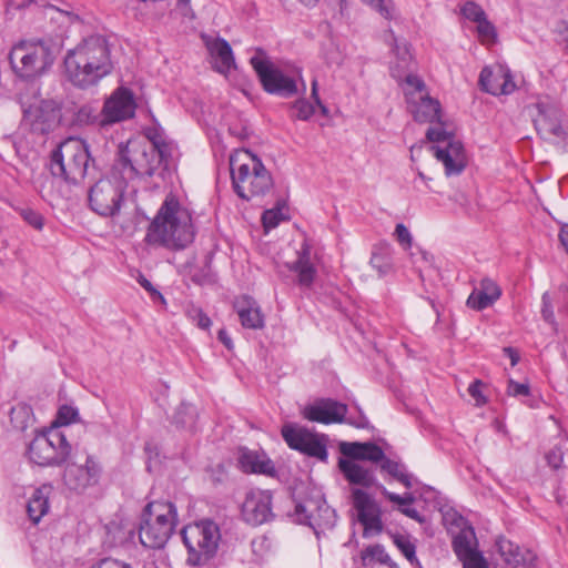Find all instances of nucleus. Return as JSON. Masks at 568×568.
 I'll return each mask as SVG.
<instances>
[{
	"label": "nucleus",
	"mask_w": 568,
	"mask_h": 568,
	"mask_svg": "<svg viewBox=\"0 0 568 568\" xmlns=\"http://www.w3.org/2000/svg\"><path fill=\"white\" fill-rule=\"evenodd\" d=\"M63 64L67 79L79 89H89L101 81L99 75H97L93 70L89 69L90 65L71 50H68L63 59Z\"/></svg>",
	"instance_id": "4be33fe9"
},
{
	"label": "nucleus",
	"mask_w": 568,
	"mask_h": 568,
	"mask_svg": "<svg viewBox=\"0 0 568 568\" xmlns=\"http://www.w3.org/2000/svg\"><path fill=\"white\" fill-rule=\"evenodd\" d=\"M79 418L78 408L70 405H62L58 409L57 419L52 427L68 426Z\"/></svg>",
	"instance_id": "a19ab883"
},
{
	"label": "nucleus",
	"mask_w": 568,
	"mask_h": 568,
	"mask_svg": "<svg viewBox=\"0 0 568 568\" xmlns=\"http://www.w3.org/2000/svg\"><path fill=\"white\" fill-rule=\"evenodd\" d=\"M478 83L483 91L493 95L510 94L516 89V83L509 71L499 69L494 72L488 67L480 71Z\"/></svg>",
	"instance_id": "5701e85b"
},
{
	"label": "nucleus",
	"mask_w": 568,
	"mask_h": 568,
	"mask_svg": "<svg viewBox=\"0 0 568 568\" xmlns=\"http://www.w3.org/2000/svg\"><path fill=\"white\" fill-rule=\"evenodd\" d=\"M500 295L499 286L475 287L467 298V306L475 311H481L490 306Z\"/></svg>",
	"instance_id": "f704fd0d"
},
{
	"label": "nucleus",
	"mask_w": 568,
	"mask_h": 568,
	"mask_svg": "<svg viewBox=\"0 0 568 568\" xmlns=\"http://www.w3.org/2000/svg\"><path fill=\"white\" fill-rule=\"evenodd\" d=\"M40 6L45 9L55 10L69 23L80 20L79 16L73 12L71 4L63 0H40Z\"/></svg>",
	"instance_id": "ea45409f"
},
{
	"label": "nucleus",
	"mask_w": 568,
	"mask_h": 568,
	"mask_svg": "<svg viewBox=\"0 0 568 568\" xmlns=\"http://www.w3.org/2000/svg\"><path fill=\"white\" fill-rule=\"evenodd\" d=\"M475 532L473 529L460 531L453 540V549L458 558L476 551L473 540Z\"/></svg>",
	"instance_id": "4c0bfd02"
},
{
	"label": "nucleus",
	"mask_w": 568,
	"mask_h": 568,
	"mask_svg": "<svg viewBox=\"0 0 568 568\" xmlns=\"http://www.w3.org/2000/svg\"><path fill=\"white\" fill-rule=\"evenodd\" d=\"M178 525V510L171 501H151L145 505L139 525L141 544L150 549L163 548Z\"/></svg>",
	"instance_id": "20e7f679"
},
{
	"label": "nucleus",
	"mask_w": 568,
	"mask_h": 568,
	"mask_svg": "<svg viewBox=\"0 0 568 568\" xmlns=\"http://www.w3.org/2000/svg\"><path fill=\"white\" fill-rule=\"evenodd\" d=\"M458 559L463 561L464 568H488L486 559L478 550Z\"/></svg>",
	"instance_id": "6e6d98bb"
},
{
	"label": "nucleus",
	"mask_w": 568,
	"mask_h": 568,
	"mask_svg": "<svg viewBox=\"0 0 568 568\" xmlns=\"http://www.w3.org/2000/svg\"><path fill=\"white\" fill-rule=\"evenodd\" d=\"M352 504L358 523L364 527V535H379L384 525L382 509L376 500L361 488L352 489Z\"/></svg>",
	"instance_id": "a211bd4d"
},
{
	"label": "nucleus",
	"mask_w": 568,
	"mask_h": 568,
	"mask_svg": "<svg viewBox=\"0 0 568 568\" xmlns=\"http://www.w3.org/2000/svg\"><path fill=\"white\" fill-rule=\"evenodd\" d=\"M567 444V442H564L562 444L556 445L546 454L547 463L551 468L558 469L561 467L564 462V446Z\"/></svg>",
	"instance_id": "5fc2aeb1"
},
{
	"label": "nucleus",
	"mask_w": 568,
	"mask_h": 568,
	"mask_svg": "<svg viewBox=\"0 0 568 568\" xmlns=\"http://www.w3.org/2000/svg\"><path fill=\"white\" fill-rule=\"evenodd\" d=\"M426 138L430 142L446 143L445 146L432 145L434 156L444 164L447 176L459 175L466 168V153L460 141L455 140L443 128H428Z\"/></svg>",
	"instance_id": "9d476101"
},
{
	"label": "nucleus",
	"mask_w": 568,
	"mask_h": 568,
	"mask_svg": "<svg viewBox=\"0 0 568 568\" xmlns=\"http://www.w3.org/2000/svg\"><path fill=\"white\" fill-rule=\"evenodd\" d=\"M379 468L382 471L386 473L392 478L403 484L406 488L413 487L414 477L407 471L403 464L385 456L379 465Z\"/></svg>",
	"instance_id": "e433bc0d"
},
{
	"label": "nucleus",
	"mask_w": 568,
	"mask_h": 568,
	"mask_svg": "<svg viewBox=\"0 0 568 568\" xmlns=\"http://www.w3.org/2000/svg\"><path fill=\"white\" fill-rule=\"evenodd\" d=\"M362 559L364 562L369 560H377L379 562H386L388 559V555L386 554L385 549L381 545H374L367 547L365 550L362 551Z\"/></svg>",
	"instance_id": "864d4df0"
},
{
	"label": "nucleus",
	"mask_w": 568,
	"mask_h": 568,
	"mask_svg": "<svg viewBox=\"0 0 568 568\" xmlns=\"http://www.w3.org/2000/svg\"><path fill=\"white\" fill-rule=\"evenodd\" d=\"M484 383L475 379L468 387V394L474 398L476 406H483L487 403V398L483 394Z\"/></svg>",
	"instance_id": "052dcab7"
},
{
	"label": "nucleus",
	"mask_w": 568,
	"mask_h": 568,
	"mask_svg": "<svg viewBox=\"0 0 568 568\" xmlns=\"http://www.w3.org/2000/svg\"><path fill=\"white\" fill-rule=\"evenodd\" d=\"M250 63L255 71L261 85L265 92L280 98L290 99L300 93L298 80L302 85V93L306 85L298 71H285L277 67L267 53L257 48L251 57Z\"/></svg>",
	"instance_id": "39448f33"
},
{
	"label": "nucleus",
	"mask_w": 568,
	"mask_h": 568,
	"mask_svg": "<svg viewBox=\"0 0 568 568\" xmlns=\"http://www.w3.org/2000/svg\"><path fill=\"white\" fill-rule=\"evenodd\" d=\"M243 519L252 526H258L273 518L272 495L267 490L251 489L242 504Z\"/></svg>",
	"instance_id": "412c9836"
},
{
	"label": "nucleus",
	"mask_w": 568,
	"mask_h": 568,
	"mask_svg": "<svg viewBox=\"0 0 568 568\" xmlns=\"http://www.w3.org/2000/svg\"><path fill=\"white\" fill-rule=\"evenodd\" d=\"M54 61L50 45L39 40L20 41L9 53L10 65L18 78L30 81L41 75Z\"/></svg>",
	"instance_id": "0eeeda50"
},
{
	"label": "nucleus",
	"mask_w": 568,
	"mask_h": 568,
	"mask_svg": "<svg viewBox=\"0 0 568 568\" xmlns=\"http://www.w3.org/2000/svg\"><path fill=\"white\" fill-rule=\"evenodd\" d=\"M285 219L282 207L277 204L273 209L265 210L262 214V224L266 231L276 227Z\"/></svg>",
	"instance_id": "c03bdc74"
},
{
	"label": "nucleus",
	"mask_w": 568,
	"mask_h": 568,
	"mask_svg": "<svg viewBox=\"0 0 568 568\" xmlns=\"http://www.w3.org/2000/svg\"><path fill=\"white\" fill-rule=\"evenodd\" d=\"M20 216L23 219L26 223H28L30 226L34 227L38 231H41L44 225V219L41 213L38 211L24 207L19 210Z\"/></svg>",
	"instance_id": "de8ad7c7"
},
{
	"label": "nucleus",
	"mask_w": 568,
	"mask_h": 568,
	"mask_svg": "<svg viewBox=\"0 0 568 568\" xmlns=\"http://www.w3.org/2000/svg\"><path fill=\"white\" fill-rule=\"evenodd\" d=\"M148 138L151 142V145L149 146L151 151V159L156 161L160 168H165L166 174L169 172L170 160L172 156V145L168 143L156 131L148 133Z\"/></svg>",
	"instance_id": "72a5a7b5"
},
{
	"label": "nucleus",
	"mask_w": 568,
	"mask_h": 568,
	"mask_svg": "<svg viewBox=\"0 0 568 568\" xmlns=\"http://www.w3.org/2000/svg\"><path fill=\"white\" fill-rule=\"evenodd\" d=\"M53 491L51 484H43L36 488L27 504V514L32 524L38 525L43 516L49 513V498Z\"/></svg>",
	"instance_id": "c85d7f7f"
},
{
	"label": "nucleus",
	"mask_w": 568,
	"mask_h": 568,
	"mask_svg": "<svg viewBox=\"0 0 568 568\" xmlns=\"http://www.w3.org/2000/svg\"><path fill=\"white\" fill-rule=\"evenodd\" d=\"M212 525L211 519H203L182 529L181 537L187 549V565L204 566L213 558Z\"/></svg>",
	"instance_id": "1a4fd4ad"
},
{
	"label": "nucleus",
	"mask_w": 568,
	"mask_h": 568,
	"mask_svg": "<svg viewBox=\"0 0 568 568\" xmlns=\"http://www.w3.org/2000/svg\"><path fill=\"white\" fill-rule=\"evenodd\" d=\"M541 315H542V318L547 323H549L552 326L556 325L555 314H554V308H552V303H551V297H550V294L548 292L544 293V295H542Z\"/></svg>",
	"instance_id": "e2e57ef3"
},
{
	"label": "nucleus",
	"mask_w": 568,
	"mask_h": 568,
	"mask_svg": "<svg viewBox=\"0 0 568 568\" xmlns=\"http://www.w3.org/2000/svg\"><path fill=\"white\" fill-rule=\"evenodd\" d=\"M288 268L298 278V284H312L315 280L317 268L315 265V254L312 246L304 240L296 251V258L288 264Z\"/></svg>",
	"instance_id": "b1692460"
},
{
	"label": "nucleus",
	"mask_w": 568,
	"mask_h": 568,
	"mask_svg": "<svg viewBox=\"0 0 568 568\" xmlns=\"http://www.w3.org/2000/svg\"><path fill=\"white\" fill-rule=\"evenodd\" d=\"M91 568H132V566L128 562L108 557V558L101 559L100 561H98L97 564L91 566ZM143 568H158V567L152 564L149 566H144Z\"/></svg>",
	"instance_id": "680f3d73"
},
{
	"label": "nucleus",
	"mask_w": 568,
	"mask_h": 568,
	"mask_svg": "<svg viewBox=\"0 0 568 568\" xmlns=\"http://www.w3.org/2000/svg\"><path fill=\"white\" fill-rule=\"evenodd\" d=\"M70 50L90 65L89 69L93 70L101 80L113 70L110 44L102 34H91Z\"/></svg>",
	"instance_id": "f8f14e48"
},
{
	"label": "nucleus",
	"mask_w": 568,
	"mask_h": 568,
	"mask_svg": "<svg viewBox=\"0 0 568 568\" xmlns=\"http://www.w3.org/2000/svg\"><path fill=\"white\" fill-rule=\"evenodd\" d=\"M292 110H293L292 116L297 119V120H302V121L310 120L313 116L314 112H315V109H314L313 104L310 103L304 98L297 99L292 104Z\"/></svg>",
	"instance_id": "37998d69"
},
{
	"label": "nucleus",
	"mask_w": 568,
	"mask_h": 568,
	"mask_svg": "<svg viewBox=\"0 0 568 568\" xmlns=\"http://www.w3.org/2000/svg\"><path fill=\"white\" fill-rule=\"evenodd\" d=\"M145 291L149 293V297L154 304H161L163 306L166 305V301L161 292H159L155 286H143Z\"/></svg>",
	"instance_id": "774afa93"
},
{
	"label": "nucleus",
	"mask_w": 568,
	"mask_h": 568,
	"mask_svg": "<svg viewBox=\"0 0 568 568\" xmlns=\"http://www.w3.org/2000/svg\"><path fill=\"white\" fill-rule=\"evenodd\" d=\"M365 2L385 19H393L394 6L392 0H365Z\"/></svg>",
	"instance_id": "603ef678"
},
{
	"label": "nucleus",
	"mask_w": 568,
	"mask_h": 568,
	"mask_svg": "<svg viewBox=\"0 0 568 568\" xmlns=\"http://www.w3.org/2000/svg\"><path fill=\"white\" fill-rule=\"evenodd\" d=\"M215 71L223 74L227 81L237 82L240 75L231 44L215 36Z\"/></svg>",
	"instance_id": "a878e982"
},
{
	"label": "nucleus",
	"mask_w": 568,
	"mask_h": 568,
	"mask_svg": "<svg viewBox=\"0 0 568 568\" xmlns=\"http://www.w3.org/2000/svg\"><path fill=\"white\" fill-rule=\"evenodd\" d=\"M199 418L197 408L190 403L182 402L176 408L172 417V424L178 428L194 430Z\"/></svg>",
	"instance_id": "c9c22d12"
},
{
	"label": "nucleus",
	"mask_w": 568,
	"mask_h": 568,
	"mask_svg": "<svg viewBox=\"0 0 568 568\" xmlns=\"http://www.w3.org/2000/svg\"><path fill=\"white\" fill-rule=\"evenodd\" d=\"M282 437L290 448L298 450L310 457H315L321 462H326L328 457L326 444L307 428L286 424L281 430Z\"/></svg>",
	"instance_id": "dca6fc26"
},
{
	"label": "nucleus",
	"mask_w": 568,
	"mask_h": 568,
	"mask_svg": "<svg viewBox=\"0 0 568 568\" xmlns=\"http://www.w3.org/2000/svg\"><path fill=\"white\" fill-rule=\"evenodd\" d=\"M186 316L202 329H207L211 325L210 317L203 311L194 305H189L185 310Z\"/></svg>",
	"instance_id": "3c124183"
},
{
	"label": "nucleus",
	"mask_w": 568,
	"mask_h": 568,
	"mask_svg": "<svg viewBox=\"0 0 568 568\" xmlns=\"http://www.w3.org/2000/svg\"><path fill=\"white\" fill-rule=\"evenodd\" d=\"M460 13L464 18L474 23L480 22V20L487 17L484 9L473 0H468L462 6Z\"/></svg>",
	"instance_id": "79ce46f5"
},
{
	"label": "nucleus",
	"mask_w": 568,
	"mask_h": 568,
	"mask_svg": "<svg viewBox=\"0 0 568 568\" xmlns=\"http://www.w3.org/2000/svg\"><path fill=\"white\" fill-rule=\"evenodd\" d=\"M101 115L102 112H98V110L90 105L84 104L81 105L73 115V123L80 126L89 125V124H98L101 126Z\"/></svg>",
	"instance_id": "58836bf2"
},
{
	"label": "nucleus",
	"mask_w": 568,
	"mask_h": 568,
	"mask_svg": "<svg viewBox=\"0 0 568 568\" xmlns=\"http://www.w3.org/2000/svg\"><path fill=\"white\" fill-rule=\"evenodd\" d=\"M128 184L111 175L100 178L88 191V206L102 217H113L120 213Z\"/></svg>",
	"instance_id": "6e6552de"
},
{
	"label": "nucleus",
	"mask_w": 568,
	"mask_h": 568,
	"mask_svg": "<svg viewBox=\"0 0 568 568\" xmlns=\"http://www.w3.org/2000/svg\"><path fill=\"white\" fill-rule=\"evenodd\" d=\"M404 91L408 110L415 121L420 123L440 122V104L429 97L423 79L418 75H407Z\"/></svg>",
	"instance_id": "9b49d317"
},
{
	"label": "nucleus",
	"mask_w": 568,
	"mask_h": 568,
	"mask_svg": "<svg viewBox=\"0 0 568 568\" xmlns=\"http://www.w3.org/2000/svg\"><path fill=\"white\" fill-rule=\"evenodd\" d=\"M61 449L64 452V464H65L71 455L72 448H71L70 443L67 439V436L63 433H62V439H61L60 444H57L53 442L51 444V450H57V453L60 454Z\"/></svg>",
	"instance_id": "338daca9"
},
{
	"label": "nucleus",
	"mask_w": 568,
	"mask_h": 568,
	"mask_svg": "<svg viewBox=\"0 0 568 568\" xmlns=\"http://www.w3.org/2000/svg\"><path fill=\"white\" fill-rule=\"evenodd\" d=\"M240 464L245 473L262 474L270 477L276 475L273 462L264 453L245 450L240 457Z\"/></svg>",
	"instance_id": "2f4dec72"
},
{
	"label": "nucleus",
	"mask_w": 568,
	"mask_h": 568,
	"mask_svg": "<svg viewBox=\"0 0 568 568\" xmlns=\"http://www.w3.org/2000/svg\"><path fill=\"white\" fill-rule=\"evenodd\" d=\"M234 308L244 327L257 329L264 326V317L260 306L252 297L247 295L237 297L234 302Z\"/></svg>",
	"instance_id": "cd10ccee"
},
{
	"label": "nucleus",
	"mask_w": 568,
	"mask_h": 568,
	"mask_svg": "<svg viewBox=\"0 0 568 568\" xmlns=\"http://www.w3.org/2000/svg\"><path fill=\"white\" fill-rule=\"evenodd\" d=\"M556 32L558 34V43L568 52V22L559 21L556 26Z\"/></svg>",
	"instance_id": "69168bd1"
},
{
	"label": "nucleus",
	"mask_w": 568,
	"mask_h": 568,
	"mask_svg": "<svg viewBox=\"0 0 568 568\" xmlns=\"http://www.w3.org/2000/svg\"><path fill=\"white\" fill-rule=\"evenodd\" d=\"M101 471L98 460L93 456H88L83 466L74 463L65 466L63 481L70 490L82 493L99 483Z\"/></svg>",
	"instance_id": "aec40b11"
},
{
	"label": "nucleus",
	"mask_w": 568,
	"mask_h": 568,
	"mask_svg": "<svg viewBox=\"0 0 568 568\" xmlns=\"http://www.w3.org/2000/svg\"><path fill=\"white\" fill-rule=\"evenodd\" d=\"M371 264L381 274H387L392 270L390 258L382 253L374 252L371 257Z\"/></svg>",
	"instance_id": "13d9d810"
},
{
	"label": "nucleus",
	"mask_w": 568,
	"mask_h": 568,
	"mask_svg": "<svg viewBox=\"0 0 568 568\" xmlns=\"http://www.w3.org/2000/svg\"><path fill=\"white\" fill-rule=\"evenodd\" d=\"M338 467L349 484L366 488L375 485L376 478L374 471L356 463L354 459L341 458L338 460Z\"/></svg>",
	"instance_id": "c756f323"
},
{
	"label": "nucleus",
	"mask_w": 568,
	"mask_h": 568,
	"mask_svg": "<svg viewBox=\"0 0 568 568\" xmlns=\"http://www.w3.org/2000/svg\"><path fill=\"white\" fill-rule=\"evenodd\" d=\"M186 316L202 329H207L211 325L210 317L203 311L194 305H189L185 310Z\"/></svg>",
	"instance_id": "8fccbe9b"
},
{
	"label": "nucleus",
	"mask_w": 568,
	"mask_h": 568,
	"mask_svg": "<svg viewBox=\"0 0 568 568\" xmlns=\"http://www.w3.org/2000/svg\"><path fill=\"white\" fill-rule=\"evenodd\" d=\"M507 393L510 396H528L530 389L526 383H517L514 379H509Z\"/></svg>",
	"instance_id": "0e129e2a"
},
{
	"label": "nucleus",
	"mask_w": 568,
	"mask_h": 568,
	"mask_svg": "<svg viewBox=\"0 0 568 568\" xmlns=\"http://www.w3.org/2000/svg\"><path fill=\"white\" fill-rule=\"evenodd\" d=\"M62 432L58 427H50L39 432L28 447L29 459L41 467H60L64 464V452L60 454L51 450V444H60Z\"/></svg>",
	"instance_id": "4468645a"
},
{
	"label": "nucleus",
	"mask_w": 568,
	"mask_h": 568,
	"mask_svg": "<svg viewBox=\"0 0 568 568\" xmlns=\"http://www.w3.org/2000/svg\"><path fill=\"white\" fill-rule=\"evenodd\" d=\"M393 541L407 560L410 562L416 560V547L407 536L396 534L393 536Z\"/></svg>",
	"instance_id": "a18cd8bd"
},
{
	"label": "nucleus",
	"mask_w": 568,
	"mask_h": 568,
	"mask_svg": "<svg viewBox=\"0 0 568 568\" xmlns=\"http://www.w3.org/2000/svg\"><path fill=\"white\" fill-rule=\"evenodd\" d=\"M382 494L392 503L397 504L399 507L412 505L415 501V497L412 493H405L403 496L388 491L385 487H382Z\"/></svg>",
	"instance_id": "4d7b16f0"
},
{
	"label": "nucleus",
	"mask_w": 568,
	"mask_h": 568,
	"mask_svg": "<svg viewBox=\"0 0 568 568\" xmlns=\"http://www.w3.org/2000/svg\"><path fill=\"white\" fill-rule=\"evenodd\" d=\"M230 171L235 193L254 205H261L274 186L270 171L248 150H240L230 156Z\"/></svg>",
	"instance_id": "7ed1b4c3"
},
{
	"label": "nucleus",
	"mask_w": 568,
	"mask_h": 568,
	"mask_svg": "<svg viewBox=\"0 0 568 568\" xmlns=\"http://www.w3.org/2000/svg\"><path fill=\"white\" fill-rule=\"evenodd\" d=\"M339 450L347 458L354 460H367L379 465L386 456L384 450L377 444L372 442H343L339 445Z\"/></svg>",
	"instance_id": "bb28decb"
},
{
	"label": "nucleus",
	"mask_w": 568,
	"mask_h": 568,
	"mask_svg": "<svg viewBox=\"0 0 568 568\" xmlns=\"http://www.w3.org/2000/svg\"><path fill=\"white\" fill-rule=\"evenodd\" d=\"M390 36L394 37L392 31ZM393 39L395 41L394 53L396 55V62H394L390 67V74L398 82H404L406 85V77L415 75L412 72L413 57L408 45L405 42L398 43L395 38Z\"/></svg>",
	"instance_id": "473e14b6"
},
{
	"label": "nucleus",
	"mask_w": 568,
	"mask_h": 568,
	"mask_svg": "<svg viewBox=\"0 0 568 568\" xmlns=\"http://www.w3.org/2000/svg\"><path fill=\"white\" fill-rule=\"evenodd\" d=\"M347 405L337 400L326 398L316 402L313 405H307L302 415L305 419L322 424H339L346 422ZM347 423L356 427H366L368 422L365 416L361 415L359 420L347 419Z\"/></svg>",
	"instance_id": "2eb2a0df"
},
{
	"label": "nucleus",
	"mask_w": 568,
	"mask_h": 568,
	"mask_svg": "<svg viewBox=\"0 0 568 568\" xmlns=\"http://www.w3.org/2000/svg\"><path fill=\"white\" fill-rule=\"evenodd\" d=\"M295 520L310 526L316 536L332 529L336 524V514L323 499H305L295 505Z\"/></svg>",
	"instance_id": "ddd939ff"
},
{
	"label": "nucleus",
	"mask_w": 568,
	"mask_h": 568,
	"mask_svg": "<svg viewBox=\"0 0 568 568\" xmlns=\"http://www.w3.org/2000/svg\"><path fill=\"white\" fill-rule=\"evenodd\" d=\"M30 407L26 405H18L10 410V419L14 427L23 429L27 427V419L29 418Z\"/></svg>",
	"instance_id": "09e8293b"
},
{
	"label": "nucleus",
	"mask_w": 568,
	"mask_h": 568,
	"mask_svg": "<svg viewBox=\"0 0 568 568\" xmlns=\"http://www.w3.org/2000/svg\"><path fill=\"white\" fill-rule=\"evenodd\" d=\"M538 114L534 119L538 134L545 140H565L567 132L562 126V110L552 102L539 101L536 104Z\"/></svg>",
	"instance_id": "6ab92c4d"
},
{
	"label": "nucleus",
	"mask_w": 568,
	"mask_h": 568,
	"mask_svg": "<svg viewBox=\"0 0 568 568\" xmlns=\"http://www.w3.org/2000/svg\"><path fill=\"white\" fill-rule=\"evenodd\" d=\"M61 111L53 101H41L34 110L33 130L48 133L59 123Z\"/></svg>",
	"instance_id": "7c9ffc66"
},
{
	"label": "nucleus",
	"mask_w": 568,
	"mask_h": 568,
	"mask_svg": "<svg viewBox=\"0 0 568 568\" xmlns=\"http://www.w3.org/2000/svg\"><path fill=\"white\" fill-rule=\"evenodd\" d=\"M136 102L133 92L125 88H116L102 106L101 126L119 123L134 116Z\"/></svg>",
	"instance_id": "f3484780"
},
{
	"label": "nucleus",
	"mask_w": 568,
	"mask_h": 568,
	"mask_svg": "<svg viewBox=\"0 0 568 568\" xmlns=\"http://www.w3.org/2000/svg\"><path fill=\"white\" fill-rule=\"evenodd\" d=\"M194 239L190 216L182 210L175 195L168 194L151 221L145 242L171 250L186 247Z\"/></svg>",
	"instance_id": "f257e3e1"
},
{
	"label": "nucleus",
	"mask_w": 568,
	"mask_h": 568,
	"mask_svg": "<svg viewBox=\"0 0 568 568\" xmlns=\"http://www.w3.org/2000/svg\"><path fill=\"white\" fill-rule=\"evenodd\" d=\"M48 169L53 178L69 185H80L85 178L95 179L98 175L89 144L80 138L65 139L53 149Z\"/></svg>",
	"instance_id": "f03ea898"
},
{
	"label": "nucleus",
	"mask_w": 568,
	"mask_h": 568,
	"mask_svg": "<svg viewBox=\"0 0 568 568\" xmlns=\"http://www.w3.org/2000/svg\"><path fill=\"white\" fill-rule=\"evenodd\" d=\"M394 235L404 250H409L412 247L413 236L403 223H398L396 225Z\"/></svg>",
	"instance_id": "bf43d9fd"
},
{
	"label": "nucleus",
	"mask_w": 568,
	"mask_h": 568,
	"mask_svg": "<svg viewBox=\"0 0 568 568\" xmlns=\"http://www.w3.org/2000/svg\"><path fill=\"white\" fill-rule=\"evenodd\" d=\"M111 175L114 179H122L126 184L135 178L159 176L165 178V168H160L156 161L151 159L149 148L131 149L129 143H120L113 164Z\"/></svg>",
	"instance_id": "423d86ee"
},
{
	"label": "nucleus",
	"mask_w": 568,
	"mask_h": 568,
	"mask_svg": "<svg viewBox=\"0 0 568 568\" xmlns=\"http://www.w3.org/2000/svg\"><path fill=\"white\" fill-rule=\"evenodd\" d=\"M496 546L504 561L513 568L535 567L536 555L531 550L523 549L505 537H499Z\"/></svg>",
	"instance_id": "393cba45"
},
{
	"label": "nucleus",
	"mask_w": 568,
	"mask_h": 568,
	"mask_svg": "<svg viewBox=\"0 0 568 568\" xmlns=\"http://www.w3.org/2000/svg\"><path fill=\"white\" fill-rule=\"evenodd\" d=\"M476 24L478 38L481 42L494 43L496 41V28L490 21H488L487 17H485L484 20H480V22H477Z\"/></svg>",
	"instance_id": "49530a36"
}]
</instances>
